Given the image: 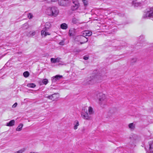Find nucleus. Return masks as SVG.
<instances>
[{"instance_id": "31", "label": "nucleus", "mask_w": 153, "mask_h": 153, "mask_svg": "<svg viewBox=\"0 0 153 153\" xmlns=\"http://www.w3.org/2000/svg\"><path fill=\"white\" fill-rule=\"evenodd\" d=\"M64 40H62L59 43V44L61 45H64Z\"/></svg>"}, {"instance_id": "24", "label": "nucleus", "mask_w": 153, "mask_h": 153, "mask_svg": "<svg viewBox=\"0 0 153 153\" xmlns=\"http://www.w3.org/2000/svg\"><path fill=\"white\" fill-rule=\"evenodd\" d=\"M29 72L27 71L25 72L23 74L24 76L25 77H28L29 76Z\"/></svg>"}, {"instance_id": "23", "label": "nucleus", "mask_w": 153, "mask_h": 153, "mask_svg": "<svg viewBox=\"0 0 153 153\" xmlns=\"http://www.w3.org/2000/svg\"><path fill=\"white\" fill-rule=\"evenodd\" d=\"M27 86L30 88H34L36 86V85L34 83H30L28 84Z\"/></svg>"}, {"instance_id": "16", "label": "nucleus", "mask_w": 153, "mask_h": 153, "mask_svg": "<svg viewBox=\"0 0 153 153\" xmlns=\"http://www.w3.org/2000/svg\"><path fill=\"white\" fill-rule=\"evenodd\" d=\"M80 39H82L84 42H80V44H84L86 42H87L88 41V38L86 37H84L82 36H80Z\"/></svg>"}, {"instance_id": "4", "label": "nucleus", "mask_w": 153, "mask_h": 153, "mask_svg": "<svg viewBox=\"0 0 153 153\" xmlns=\"http://www.w3.org/2000/svg\"><path fill=\"white\" fill-rule=\"evenodd\" d=\"M149 18H152L153 21V8H151L147 10V12H144L143 16V19H148Z\"/></svg>"}, {"instance_id": "10", "label": "nucleus", "mask_w": 153, "mask_h": 153, "mask_svg": "<svg viewBox=\"0 0 153 153\" xmlns=\"http://www.w3.org/2000/svg\"><path fill=\"white\" fill-rule=\"evenodd\" d=\"M92 33L91 31L88 30H85L83 31L82 33V35L80 36H82L85 37V36H90L92 35Z\"/></svg>"}, {"instance_id": "32", "label": "nucleus", "mask_w": 153, "mask_h": 153, "mask_svg": "<svg viewBox=\"0 0 153 153\" xmlns=\"http://www.w3.org/2000/svg\"><path fill=\"white\" fill-rule=\"evenodd\" d=\"M141 3H136L134 4V6L138 7L141 6Z\"/></svg>"}, {"instance_id": "1", "label": "nucleus", "mask_w": 153, "mask_h": 153, "mask_svg": "<svg viewBox=\"0 0 153 153\" xmlns=\"http://www.w3.org/2000/svg\"><path fill=\"white\" fill-rule=\"evenodd\" d=\"M103 79L102 76L99 74L88 77L84 80L83 84L85 85H92L96 82H100Z\"/></svg>"}, {"instance_id": "18", "label": "nucleus", "mask_w": 153, "mask_h": 153, "mask_svg": "<svg viewBox=\"0 0 153 153\" xmlns=\"http://www.w3.org/2000/svg\"><path fill=\"white\" fill-rule=\"evenodd\" d=\"M149 150L152 153H153V141L149 143Z\"/></svg>"}, {"instance_id": "17", "label": "nucleus", "mask_w": 153, "mask_h": 153, "mask_svg": "<svg viewBox=\"0 0 153 153\" xmlns=\"http://www.w3.org/2000/svg\"><path fill=\"white\" fill-rule=\"evenodd\" d=\"M88 111L89 114V115H92L94 113V111L93 108L91 106H89L88 107Z\"/></svg>"}, {"instance_id": "8", "label": "nucleus", "mask_w": 153, "mask_h": 153, "mask_svg": "<svg viewBox=\"0 0 153 153\" xmlns=\"http://www.w3.org/2000/svg\"><path fill=\"white\" fill-rule=\"evenodd\" d=\"M58 4L61 6H66L69 3L68 0H58Z\"/></svg>"}, {"instance_id": "5", "label": "nucleus", "mask_w": 153, "mask_h": 153, "mask_svg": "<svg viewBox=\"0 0 153 153\" xmlns=\"http://www.w3.org/2000/svg\"><path fill=\"white\" fill-rule=\"evenodd\" d=\"M44 97L53 101H56L59 97L58 93H55L52 95H48L47 94L44 95Z\"/></svg>"}, {"instance_id": "19", "label": "nucleus", "mask_w": 153, "mask_h": 153, "mask_svg": "<svg viewBox=\"0 0 153 153\" xmlns=\"http://www.w3.org/2000/svg\"><path fill=\"white\" fill-rule=\"evenodd\" d=\"M60 27L62 29H66L68 27V25L66 24L63 23L61 25Z\"/></svg>"}, {"instance_id": "29", "label": "nucleus", "mask_w": 153, "mask_h": 153, "mask_svg": "<svg viewBox=\"0 0 153 153\" xmlns=\"http://www.w3.org/2000/svg\"><path fill=\"white\" fill-rule=\"evenodd\" d=\"M27 16L29 19H31L33 17V15L30 13H28L27 14Z\"/></svg>"}, {"instance_id": "11", "label": "nucleus", "mask_w": 153, "mask_h": 153, "mask_svg": "<svg viewBox=\"0 0 153 153\" xmlns=\"http://www.w3.org/2000/svg\"><path fill=\"white\" fill-rule=\"evenodd\" d=\"M62 76L59 75H56L52 78V82H55L57 80H59L62 77Z\"/></svg>"}, {"instance_id": "15", "label": "nucleus", "mask_w": 153, "mask_h": 153, "mask_svg": "<svg viewBox=\"0 0 153 153\" xmlns=\"http://www.w3.org/2000/svg\"><path fill=\"white\" fill-rule=\"evenodd\" d=\"M36 34V32L35 31H30L29 33H27L26 36L28 37H32L34 36Z\"/></svg>"}, {"instance_id": "3", "label": "nucleus", "mask_w": 153, "mask_h": 153, "mask_svg": "<svg viewBox=\"0 0 153 153\" xmlns=\"http://www.w3.org/2000/svg\"><path fill=\"white\" fill-rule=\"evenodd\" d=\"M107 100L104 94H100L99 98L98 104L102 107H104L106 104Z\"/></svg>"}, {"instance_id": "2", "label": "nucleus", "mask_w": 153, "mask_h": 153, "mask_svg": "<svg viewBox=\"0 0 153 153\" xmlns=\"http://www.w3.org/2000/svg\"><path fill=\"white\" fill-rule=\"evenodd\" d=\"M59 12L58 8L56 7H52L48 8L46 10L47 14L51 16H56Z\"/></svg>"}, {"instance_id": "6", "label": "nucleus", "mask_w": 153, "mask_h": 153, "mask_svg": "<svg viewBox=\"0 0 153 153\" xmlns=\"http://www.w3.org/2000/svg\"><path fill=\"white\" fill-rule=\"evenodd\" d=\"M72 2L74 5L72 7L71 9L73 10H75L79 7V4L77 0H73Z\"/></svg>"}, {"instance_id": "21", "label": "nucleus", "mask_w": 153, "mask_h": 153, "mask_svg": "<svg viewBox=\"0 0 153 153\" xmlns=\"http://www.w3.org/2000/svg\"><path fill=\"white\" fill-rule=\"evenodd\" d=\"M23 124L22 123L19 124L17 128H16V131H21L23 126Z\"/></svg>"}, {"instance_id": "12", "label": "nucleus", "mask_w": 153, "mask_h": 153, "mask_svg": "<svg viewBox=\"0 0 153 153\" xmlns=\"http://www.w3.org/2000/svg\"><path fill=\"white\" fill-rule=\"evenodd\" d=\"M15 121L14 120H12L9 122L6 123V126H12L14 125Z\"/></svg>"}, {"instance_id": "22", "label": "nucleus", "mask_w": 153, "mask_h": 153, "mask_svg": "<svg viewBox=\"0 0 153 153\" xmlns=\"http://www.w3.org/2000/svg\"><path fill=\"white\" fill-rule=\"evenodd\" d=\"M79 20L75 18H74L72 19V22L74 24H76L79 22Z\"/></svg>"}, {"instance_id": "20", "label": "nucleus", "mask_w": 153, "mask_h": 153, "mask_svg": "<svg viewBox=\"0 0 153 153\" xmlns=\"http://www.w3.org/2000/svg\"><path fill=\"white\" fill-rule=\"evenodd\" d=\"M74 123L75 125L74 127V129L76 130L77 128V126L79 125V122L78 120H76L74 122Z\"/></svg>"}, {"instance_id": "13", "label": "nucleus", "mask_w": 153, "mask_h": 153, "mask_svg": "<svg viewBox=\"0 0 153 153\" xmlns=\"http://www.w3.org/2000/svg\"><path fill=\"white\" fill-rule=\"evenodd\" d=\"M60 59V58H51V61L52 63H55L56 62H59Z\"/></svg>"}, {"instance_id": "14", "label": "nucleus", "mask_w": 153, "mask_h": 153, "mask_svg": "<svg viewBox=\"0 0 153 153\" xmlns=\"http://www.w3.org/2000/svg\"><path fill=\"white\" fill-rule=\"evenodd\" d=\"M145 41V36L143 35L140 36L138 39V41L141 43H142Z\"/></svg>"}, {"instance_id": "34", "label": "nucleus", "mask_w": 153, "mask_h": 153, "mask_svg": "<svg viewBox=\"0 0 153 153\" xmlns=\"http://www.w3.org/2000/svg\"><path fill=\"white\" fill-rule=\"evenodd\" d=\"M83 59L85 60H87L88 59V57L87 56H84L83 57Z\"/></svg>"}, {"instance_id": "7", "label": "nucleus", "mask_w": 153, "mask_h": 153, "mask_svg": "<svg viewBox=\"0 0 153 153\" xmlns=\"http://www.w3.org/2000/svg\"><path fill=\"white\" fill-rule=\"evenodd\" d=\"M82 117L84 119L86 120H90L91 119V117L88 115V114L87 112V110L86 112H82L81 114Z\"/></svg>"}, {"instance_id": "9", "label": "nucleus", "mask_w": 153, "mask_h": 153, "mask_svg": "<svg viewBox=\"0 0 153 153\" xmlns=\"http://www.w3.org/2000/svg\"><path fill=\"white\" fill-rule=\"evenodd\" d=\"M48 29L45 27L41 31V33L42 35L45 36L47 35H50V33L48 32Z\"/></svg>"}, {"instance_id": "27", "label": "nucleus", "mask_w": 153, "mask_h": 153, "mask_svg": "<svg viewBox=\"0 0 153 153\" xmlns=\"http://www.w3.org/2000/svg\"><path fill=\"white\" fill-rule=\"evenodd\" d=\"M128 126L129 128L131 129H134V126L133 123H131L128 125Z\"/></svg>"}, {"instance_id": "30", "label": "nucleus", "mask_w": 153, "mask_h": 153, "mask_svg": "<svg viewBox=\"0 0 153 153\" xmlns=\"http://www.w3.org/2000/svg\"><path fill=\"white\" fill-rule=\"evenodd\" d=\"M82 1L84 5L85 6H87L88 4V2L86 0H82Z\"/></svg>"}, {"instance_id": "28", "label": "nucleus", "mask_w": 153, "mask_h": 153, "mask_svg": "<svg viewBox=\"0 0 153 153\" xmlns=\"http://www.w3.org/2000/svg\"><path fill=\"white\" fill-rule=\"evenodd\" d=\"M25 149L24 148L21 149L14 153H22L25 151Z\"/></svg>"}, {"instance_id": "33", "label": "nucleus", "mask_w": 153, "mask_h": 153, "mask_svg": "<svg viewBox=\"0 0 153 153\" xmlns=\"http://www.w3.org/2000/svg\"><path fill=\"white\" fill-rule=\"evenodd\" d=\"M17 105V103L16 102L12 106L13 108H15Z\"/></svg>"}, {"instance_id": "25", "label": "nucleus", "mask_w": 153, "mask_h": 153, "mask_svg": "<svg viewBox=\"0 0 153 153\" xmlns=\"http://www.w3.org/2000/svg\"><path fill=\"white\" fill-rule=\"evenodd\" d=\"M48 79H43L42 81V82L45 85H46L48 83Z\"/></svg>"}, {"instance_id": "26", "label": "nucleus", "mask_w": 153, "mask_h": 153, "mask_svg": "<svg viewBox=\"0 0 153 153\" xmlns=\"http://www.w3.org/2000/svg\"><path fill=\"white\" fill-rule=\"evenodd\" d=\"M51 24L49 22H47L46 23L45 25V27H46L47 28L49 29L50 27Z\"/></svg>"}]
</instances>
